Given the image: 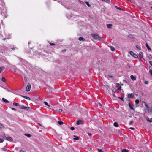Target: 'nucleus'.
Listing matches in <instances>:
<instances>
[{
  "instance_id": "obj_45",
  "label": "nucleus",
  "mask_w": 152,
  "mask_h": 152,
  "mask_svg": "<svg viewBox=\"0 0 152 152\" xmlns=\"http://www.w3.org/2000/svg\"><path fill=\"white\" fill-rule=\"evenodd\" d=\"M129 129L132 130H134V129L133 127H130Z\"/></svg>"
},
{
  "instance_id": "obj_3",
  "label": "nucleus",
  "mask_w": 152,
  "mask_h": 152,
  "mask_svg": "<svg viewBox=\"0 0 152 152\" xmlns=\"http://www.w3.org/2000/svg\"><path fill=\"white\" fill-rule=\"evenodd\" d=\"M19 107L21 109H23L27 110H28V109L29 108L28 107H24L23 105H19Z\"/></svg>"
},
{
  "instance_id": "obj_12",
  "label": "nucleus",
  "mask_w": 152,
  "mask_h": 152,
  "mask_svg": "<svg viewBox=\"0 0 152 152\" xmlns=\"http://www.w3.org/2000/svg\"><path fill=\"white\" fill-rule=\"evenodd\" d=\"M22 96L24 98L27 99H28L29 100H31V99L28 97H27L26 96Z\"/></svg>"
},
{
  "instance_id": "obj_23",
  "label": "nucleus",
  "mask_w": 152,
  "mask_h": 152,
  "mask_svg": "<svg viewBox=\"0 0 152 152\" xmlns=\"http://www.w3.org/2000/svg\"><path fill=\"white\" fill-rule=\"evenodd\" d=\"M85 3L86 4V5L89 7H90L91 6V5L89 4V2L86 1L85 2Z\"/></svg>"
},
{
  "instance_id": "obj_46",
  "label": "nucleus",
  "mask_w": 152,
  "mask_h": 152,
  "mask_svg": "<svg viewBox=\"0 0 152 152\" xmlns=\"http://www.w3.org/2000/svg\"><path fill=\"white\" fill-rule=\"evenodd\" d=\"M20 152H26L22 150H21L20 151Z\"/></svg>"
},
{
  "instance_id": "obj_58",
  "label": "nucleus",
  "mask_w": 152,
  "mask_h": 152,
  "mask_svg": "<svg viewBox=\"0 0 152 152\" xmlns=\"http://www.w3.org/2000/svg\"><path fill=\"white\" fill-rule=\"evenodd\" d=\"M110 77H112V76H110Z\"/></svg>"
},
{
  "instance_id": "obj_60",
  "label": "nucleus",
  "mask_w": 152,
  "mask_h": 152,
  "mask_svg": "<svg viewBox=\"0 0 152 152\" xmlns=\"http://www.w3.org/2000/svg\"><path fill=\"white\" fill-rule=\"evenodd\" d=\"M66 51V50H64V51Z\"/></svg>"
},
{
  "instance_id": "obj_61",
  "label": "nucleus",
  "mask_w": 152,
  "mask_h": 152,
  "mask_svg": "<svg viewBox=\"0 0 152 152\" xmlns=\"http://www.w3.org/2000/svg\"><path fill=\"white\" fill-rule=\"evenodd\" d=\"M39 124L40 125H41L40 124Z\"/></svg>"
},
{
  "instance_id": "obj_34",
  "label": "nucleus",
  "mask_w": 152,
  "mask_h": 152,
  "mask_svg": "<svg viewBox=\"0 0 152 152\" xmlns=\"http://www.w3.org/2000/svg\"><path fill=\"white\" fill-rule=\"evenodd\" d=\"M144 83L145 84H148V81H145L144 82Z\"/></svg>"
},
{
  "instance_id": "obj_54",
  "label": "nucleus",
  "mask_w": 152,
  "mask_h": 152,
  "mask_svg": "<svg viewBox=\"0 0 152 152\" xmlns=\"http://www.w3.org/2000/svg\"><path fill=\"white\" fill-rule=\"evenodd\" d=\"M121 100H122L123 101H123V98H121Z\"/></svg>"
},
{
  "instance_id": "obj_52",
  "label": "nucleus",
  "mask_w": 152,
  "mask_h": 152,
  "mask_svg": "<svg viewBox=\"0 0 152 152\" xmlns=\"http://www.w3.org/2000/svg\"><path fill=\"white\" fill-rule=\"evenodd\" d=\"M3 1L2 0H1L0 2L1 3V4H3V1Z\"/></svg>"
},
{
  "instance_id": "obj_27",
  "label": "nucleus",
  "mask_w": 152,
  "mask_h": 152,
  "mask_svg": "<svg viewBox=\"0 0 152 152\" xmlns=\"http://www.w3.org/2000/svg\"><path fill=\"white\" fill-rule=\"evenodd\" d=\"M110 48H111V50L112 51H114L115 50V49L112 46H111L110 47Z\"/></svg>"
},
{
  "instance_id": "obj_17",
  "label": "nucleus",
  "mask_w": 152,
  "mask_h": 152,
  "mask_svg": "<svg viewBox=\"0 0 152 152\" xmlns=\"http://www.w3.org/2000/svg\"><path fill=\"white\" fill-rule=\"evenodd\" d=\"M74 137H75L74 138V140H79V137L77 136H76L75 135L74 136Z\"/></svg>"
},
{
  "instance_id": "obj_43",
  "label": "nucleus",
  "mask_w": 152,
  "mask_h": 152,
  "mask_svg": "<svg viewBox=\"0 0 152 152\" xmlns=\"http://www.w3.org/2000/svg\"><path fill=\"white\" fill-rule=\"evenodd\" d=\"M133 123V121H130V124L131 125Z\"/></svg>"
},
{
  "instance_id": "obj_35",
  "label": "nucleus",
  "mask_w": 152,
  "mask_h": 152,
  "mask_svg": "<svg viewBox=\"0 0 152 152\" xmlns=\"http://www.w3.org/2000/svg\"><path fill=\"white\" fill-rule=\"evenodd\" d=\"M70 129L72 130H74L75 128L73 127H71Z\"/></svg>"
},
{
  "instance_id": "obj_1",
  "label": "nucleus",
  "mask_w": 152,
  "mask_h": 152,
  "mask_svg": "<svg viewBox=\"0 0 152 152\" xmlns=\"http://www.w3.org/2000/svg\"><path fill=\"white\" fill-rule=\"evenodd\" d=\"M92 37L95 40H101V38L99 37L98 35L92 34Z\"/></svg>"
},
{
  "instance_id": "obj_26",
  "label": "nucleus",
  "mask_w": 152,
  "mask_h": 152,
  "mask_svg": "<svg viewBox=\"0 0 152 152\" xmlns=\"http://www.w3.org/2000/svg\"><path fill=\"white\" fill-rule=\"evenodd\" d=\"M102 1H104L107 3H109L110 2L109 0H101Z\"/></svg>"
},
{
  "instance_id": "obj_38",
  "label": "nucleus",
  "mask_w": 152,
  "mask_h": 152,
  "mask_svg": "<svg viewBox=\"0 0 152 152\" xmlns=\"http://www.w3.org/2000/svg\"><path fill=\"white\" fill-rule=\"evenodd\" d=\"M149 72H150L151 75L152 76V70H149Z\"/></svg>"
},
{
  "instance_id": "obj_28",
  "label": "nucleus",
  "mask_w": 152,
  "mask_h": 152,
  "mask_svg": "<svg viewBox=\"0 0 152 152\" xmlns=\"http://www.w3.org/2000/svg\"><path fill=\"white\" fill-rule=\"evenodd\" d=\"M3 69L4 68L2 67H0V73Z\"/></svg>"
},
{
  "instance_id": "obj_32",
  "label": "nucleus",
  "mask_w": 152,
  "mask_h": 152,
  "mask_svg": "<svg viewBox=\"0 0 152 152\" xmlns=\"http://www.w3.org/2000/svg\"><path fill=\"white\" fill-rule=\"evenodd\" d=\"M50 44L51 46H54L56 45V44L54 43H50Z\"/></svg>"
},
{
  "instance_id": "obj_25",
  "label": "nucleus",
  "mask_w": 152,
  "mask_h": 152,
  "mask_svg": "<svg viewBox=\"0 0 152 152\" xmlns=\"http://www.w3.org/2000/svg\"><path fill=\"white\" fill-rule=\"evenodd\" d=\"M58 123L60 125H61L62 124H63V123L61 121H58Z\"/></svg>"
},
{
  "instance_id": "obj_5",
  "label": "nucleus",
  "mask_w": 152,
  "mask_h": 152,
  "mask_svg": "<svg viewBox=\"0 0 152 152\" xmlns=\"http://www.w3.org/2000/svg\"><path fill=\"white\" fill-rule=\"evenodd\" d=\"M31 85L30 83H28L26 88V90L27 91H29L30 90Z\"/></svg>"
},
{
  "instance_id": "obj_37",
  "label": "nucleus",
  "mask_w": 152,
  "mask_h": 152,
  "mask_svg": "<svg viewBox=\"0 0 152 152\" xmlns=\"http://www.w3.org/2000/svg\"><path fill=\"white\" fill-rule=\"evenodd\" d=\"M11 109L12 110H14V111H17V110L15 109V108H11Z\"/></svg>"
},
{
  "instance_id": "obj_31",
  "label": "nucleus",
  "mask_w": 152,
  "mask_h": 152,
  "mask_svg": "<svg viewBox=\"0 0 152 152\" xmlns=\"http://www.w3.org/2000/svg\"><path fill=\"white\" fill-rule=\"evenodd\" d=\"M139 56H141V57H142V52H140L139 53Z\"/></svg>"
},
{
  "instance_id": "obj_51",
  "label": "nucleus",
  "mask_w": 152,
  "mask_h": 152,
  "mask_svg": "<svg viewBox=\"0 0 152 152\" xmlns=\"http://www.w3.org/2000/svg\"><path fill=\"white\" fill-rule=\"evenodd\" d=\"M11 49H12V50H14L15 49V48H11Z\"/></svg>"
},
{
  "instance_id": "obj_59",
  "label": "nucleus",
  "mask_w": 152,
  "mask_h": 152,
  "mask_svg": "<svg viewBox=\"0 0 152 152\" xmlns=\"http://www.w3.org/2000/svg\"><path fill=\"white\" fill-rule=\"evenodd\" d=\"M5 38H4V39H3V40H5Z\"/></svg>"
},
{
  "instance_id": "obj_9",
  "label": "nucleus",
  "mask_w": 152,
  "mask_h": 152,
  "mask_svg": "<svg viewBox=\"0 0 152 152\" xmlns=\"http://www.w3.org/2000/svg\"><path fill=\"white\" fill-rule=\"evenodd\" d=\"M130 78L133 81L135 80L136 79V78L133 75H131Z\"/></svg>"
},
{
  "instance_id": "obj_36",
  "label": "nucleus",
  "mask_w": 152,
  "mask_h": 152,
  "mask_svg": "<svg viewBox=\"0 0 152 152\" xmlns=\"http://www.w3.org/2000/svg\"><path fill=\"white\" fill-rule=\"evenodd\" d=\"M4 141V140L2 139H0V143H1V142H3Z\"/></svg>"
},
{
  "instance_id": "obj_44",
  "label": "nucleus",
  "mask_w": 152,
  "mask_h": 152,
  "mask_svg": "<svg viewBox=\"0 0 152 152\" xmlns=\"http://www.w3.org/2000/svg\"><path fill=\"white\" fill-rule=\"evenodd\" d=\"M66 16L68 18H69L71 17V16H68V15H66Z\"/></svg>"
},
{
  "instance_id": "obj_47",
  "label": "nucleus",
  "mask_w": 152,
  "mask_h": 152,
  "mask_svg": "<svg viewBox=\"0 0 152 152\" xmlns=\"http://www.w3.org/2000/svg\"><path fill=\"white\" fill-rule=\"evenodd\" d=\"M88 135L89 136H91L92 134L90 133H88Z\"/></svg>"
},
{
  "instance_id": "obj_57",
  "label": "nucleus",
  "mask_w": 152,
  "mask_h": 152,
  "mask_svg": "<svg viewBox=\"0 0 152 152\" xmlns=\"http://www.w3.org/2000/svg\"><path fill=\"white\" fill-rule=\"evenodd\" d=\"M151 8L152 10V7H151Z\"/></svg>"
},
{
  "instance_id": "obj_42",
  "label": "nucleus",
  "mask_w": 152,
  "mask_h": 152,
  "mask_svg": "<svg viewBox=\"0 0 152 152\" xmlns=\"http://www.w3.org/2000/svg\"><path fill=\"white\" fill-rule=\"evenodd\" d=\"M121 86H119L118 88V90H121Z\"/></svg>"
},
{
  "instance_id": "obj_20",
  "label": "nucleus",
  "mask_w": 152,
  "mask_h": 152,
  "mask_svg": "<svg viewBox=\"0 0 152 152\" xmlns=\"http://www.w3.org/2000/svg\"><path fill=\"white\" fill-rule=\"evenodd\" d=\"M112 26V24H107V28H111V27Z\"/></svg>"
},
{
  "instance_id": "obj_2",
  "label": "nucleus",
  "mask_w": 152,
  "mask_h": 152,
  "mask_svg": "<svg viewBox=\"0 0 152 152\" xmlns=\"http://www.w3.org/2000/svg\"><path fill=\"white\" fill-rule=\"evenodd\" d=\"M3 137L4 138H5L7 140L10 141H12L13 140L12 138L10 137H6L4 134L3 136Z\"/></svg>"
},
{
  "instance_id": "obj_8",
  "label": "nucleus",
  "mask_w": 152,
  "mask_h": 152,
  "mask_svg": "<svg viewBox=\"0 0 152 152\" xmlns=\"http://www.w3.org/2000/svg\"><path fill=\"white\" fill-rule=\"evenodd\" d=\"M2 100L5 103H9V102L8 100L5 99L4 98H2Z\"/></svg>"
},
{
  "instance_id": "obj_33",
  "label": "nucleus",
  "mask_w": 152,
  "mask_h": 152,
  "mask_svg": "<svg viewBox=\"0 0 152 152\" xmlns=\"http://www.w3.org/2000/svg\"><path fill=\"white\" fill-rule=\"evenodd\" d=\"M115 8H116V9H118V10H121V9L120 8H119V7H117V6H115Z\"/></svg>"
},
{
  "instance_id": "obj_49",
  "label": "nucleus",
  "mask_w": 152,
  "mask_h": 152,
  "mask_svg": "<svg viewBox=\"0 0 152 152\" xmlns=\"http://www.w3.org/2000/svg\"><path fill=\"white\" fill-rule=\"evenodd\" d=\"M98 104H99V105L100 106H102V104H101L100 103H98Z\"/></svg>"
},
{
  "instance_id": "obj_22",
  "label": "nucleus",
  "mask_w": 152,
  "mask_h": 152,
  "mask_svg": "<svg viewBox=\"0 0 152 152\" xmlns=\"http://www.w3.org/2000/svg\"><path fill=\"white\" fill-rule=\"evenodd\" d=\"M1 80L3 82H5L6 81L4 77H2Z\"/></svg>"
},
{
  "instance_id": "obj_4",
  "label": "nucleus",
  "mask_w": 152,
  "mask_h": 152,
  "mask_svg": "<svg viewBox=\"0 0 152 152\" xmlns=\"http://www.w3.org/2000/svg\"><path fill=\"white\" fill-rule=\"evenodd\" d=\"M130 54L133 56L135 58H137L138 57V56L136 54L134 53V52L132 51H130L129 52Z\"/></svg>"
},
{
  "instance_id": "obj_21",
  "label": "nucleus",
  "mask_w": 152,
  "mask_h": 152,
  "mask_svg": "<svg viewBox=\"0 0 152 152\" xmlns=\"http://www.w3.org/2000/svg\"><path fill=\"white\" fill-rule=\"evenodd\" d=\"M13 104L15 106H19V104L18 103H15V102L13 103Z\"/></svg>"
},
{
  "instance_id": "obj_24",
  "label": "nucleus",
  "mask_w": 152,
  "mask_h": 152,
  "mask_svg": "<svg viewBox=\"0 0 152 152\" xmlns=\"http://www.w3.org/2000/svg\"><path fill=\"white\" fill-rule=\"evenodd\" d=\"M136 48L139 50L141 49V47L140 46L137 45L136 46Z\"/></svg>"
},
{
  "instance_id": "obj_15",
  "label": "nucleus",
  "mask_w": 152,
  "mask_h": 152,
  "mask_svg": "<svg viewBox=\"0 0 152 152\" xmlns=\"http://www.w3.org/2000/svg\"><path fill=\"white\" fill-rule=\"evenodd\" d=\"M146 46L148 50H151V48H150L149 45L147 43L146 44Z\"/></svg>"
},
{
  "instance_id": "obj_30",
  "label": "nucleus",
  "mask_w": 152,
  "mask_h": 152,
  "mask_svg": "<svg viewBox=\"0 0 152 152\" xmlns=\"http://www.w3.org/2000/svg\"><path fill=\"white\" fill-rule=\"evenodd\" d=\"M25 135L28 137H30L31 136V135L29 134H26Z\"/></svg>"
},
{
  "instance_id": "obj_62",
  "label": "nucleus",
  "mask_w": 152,
  "mask_h": 152,
  "mask_svg": "<svg viewBox=\"0 0 152 152\" xmlns=\"http://www.w3.org/2000/svg\"><path fill=\"white\" fill-rule=\"evenodd\" d=\"M121 85H123V84H121Z\"/></svg>"
},
{
  "instance_id": "obj_7",
  "label": "nucleus",
  "mask_w": 152,
  "mask_h": 152,
  "mask_svg": "<svg viewBox=\"0 0 152 152\" xmlns=\"http://www.w3.org/2000/svg\"><path fill=\"white\" fill-rule=\"evenodd\" d=\"M129 106L130 109L133 110H134L135 109L133 107L134 106V104H131L129 103Z\"/></svg>"
},
{
  "instance_id": "obj_50",
  "label": "nucleus",
  "mask_w": 152,
  "mask_h": 152,
  "mask_svg": "<svg viewBox=\"0 0 152 152\" xmlns=\"http://www.w3.org/2000/svg\"><path fill=\"white\" fill-rule=\"evenodd\" d=\"M13 70H14V72H16V71H17L16 69H13Z\"/></svg>"
},
{
  "instance_id": "obj_14",
  "label": "nucleus",
  "mask_w": 152,
  "mask_h": 152,
  "mask_svg": "<svg viewBox=\"0 0 152 152\" xmlns=\"http://www.w3.org/2000/svg\"><path fill=\"white\" fill-rule=\"evenodd\" d=\"M80 41H84L85 40V39H84L83 37H80L78 39Z\"/></svg>"
},
{
  "instance_id": "obj_10",
  "label": "nucleus",
  "mask_w": 152,
  "mask_h": 152,
  "mask_svg": "<svg viewBox=\"0 0 152 152\" xmlns=\"http://www.w3.org/2000/svg\"><path fill=\"white\" fill-rule=\"evenodd\" d=\"M76 123L78 125L81 124H82V121L81 120H78L77 121Z\"/></svg>"
},
{
  "instance_id": "obj_41",
  "label": "nucleus",
  "mask_w": 152,
  "mask_h": 152,
  "mask_svg": "<svg viewBox=\"0 0 152 152\" xmlns=\"http://www.w3.org/2000/svg\"><path fill=\"white\" fill-rule=\"evenodd\" d=\"M98 151L99 152H102V150L101 149H98Z\"/></svg>"
},
{
  "instance_id": "obj_13",
  "label": "nucleus",
  "mask_w": 152,
  "mask_h": 152,
  "mask_svg": "<svg viewBox=\"0 0 152 152\" xmlns=\"http://www.w3.org/2000/svg\"><path fill=\"white\" fill-rule=\"evenodd\" d=\"M0 128L2 129H4V127L2 125V124L0 123Z\"/></svg>"
},
{
  "instance_id": "obj_6",
  "label": "nucleus",
  "mask_w": 152,
  "mask_h": 152,
  "mask_svg": "<svg viewBox=\"0 0 152 152\" xmlns=\"http://www.w3.org/2000/svg\"><path fill=\"white\" fill-rule=\"evenodd\" d=\"M134 96V95L132 93L129 94L127 96V97L129 98H133Z\"/></svg>"
},
{
  "instance_id": "obj_19",
  "label": "nucleus",
  "mask_w": 152,
  "mask_h": 152,
  "mask_svg": "<svg viewBox=\"0 0 152 152\" xmlns=\"http://www.w3.org/2000/svg\"><path fill=\"white\" fill-rule=\"evenodd\" d=\"M139 100L138 99H136L135 101V102L136 104H138L139 103Z\"/></svg>"
},
{
  "instance_id": "obj_40",
  "label": "nucleus",
  "mask_w": 152,
  "mask_h": 152,
  "mask_svg": "<svg viewBox=\"0 0 152 152\" xmlns=\"http://www.w3.org/2000/svg\"><path fill=\"white\" fill-rule=\"evenodd\" d=\"M149 63L152 66V61H149Z\"/></svg>"
},
{
  "instance_id": "obj_53",
  "label": "nucleus",
  "mask_w": 152,
  "mask_h": 152,
  "mask_svg": "<svg viewBox=\"0 0 152 152\" xmlns=\"http://www.w3.org/2000/svg\"><path fill=\"white\" fill-rule=\"evenodd\" d=\"M24 80H25V81H26V77H24Z\"/></svg>"
},
{
  "instance_id": "obj_29",
  "label": "nucleus",
  "mask_w": 152,
  "mask_h": 152,
  "mask_svg": "<svg viewBox=\"0 0 152 152\" xmlns=\"http://www.w3.org/2000/svg\"><path fill=\"white\" fill-rule=\"evenodd\" d=\"M145 106H146V107L148 109L149 108V105H148V104H145Z\"/></svg>"
},
{
  "instance_id": "obj_55",
  "label": "nucleus",
  "mask_w": 152,
  "mask_h": 152,
  "mask_svg": "<svg viewBox=\"0 0 152 152\" xmlns=\"http://www.w3.org/2000/svg\"><path fill=\"white\" fill-rule=\"evenodd\" d=\"M119 85V83H117V86H118V85Z\"/></svg>"
},
{
  "instance_id": "obj_39",
  "label": "nucleus",
  "mask_w": 152,
  "mask_h": 152,
  "mask_svg": "<svg viewBox=\"0 0 152 152\" xmlns=\"http://www.w3.org/2000/svg\"><path fill=\"white\" fill-rule=\"evenodd\" d=\"M2 150H3V151H6L7 150V149L6 148H2Z\"/></svg>"
},
{
  "instance_id": "obj_16",
  "label": "nucleus",
  "mask_w": 152,
  "mask_h": 152,
  "mask_svg": "<svg viewBox=\"0 0 152 152\" xmlns=\"http://www.w3.org/2000/svg\"><path fill=\"white\" fill-rule=\"evenodd\" d=\"M43 102L45 104L48 106V107H50V105H49L48 103L46 102Z\"/></svg>"
},
{
  "instance_id": "obj_18",
  "label": "nucleus",
  "mask_w": 152,
  "mask_h": 152,
  "mask_svg": "<svg viewBox=\"0 0 152 152\" xmlns=\"http://www.w3.org/2000/svg\"><path fill=\"white\" fill-rule=\"evenodd\" d=\"M121 152H129V151L126 149H124L122 150Z\"/></svg>"
},
{
  "instance_id": "obj_48",
  "label": "nucleus",
  "mask_w": 152,
  "mask_h": 152,
  "mask_svg": "<svg viewBox=\"0 0 152 152\" xmlns=\"http://www.w3.org/2000/svg\"><path fill=\"white\" fill-rule=\"evenodd\" d=\"M62 111V110L61 109H59V110H58V111L59 112H61Z\"/></svg>"
},
{
  "instance_id": "obj_56",
  "label": "nucleus",
  "mask_w": 152,
  "mask_h": 152,
  "mask_svg": "<svg viewBox=\"0 0 152 152\" xmlns=\"http://www.w3.org/2000/svg\"><path fill=\"white\" fill-rule=\"evenodd\" d=\"M148 121L149 122H151V121L150 120H148Z\"/></svg>"
},
{
  "instance_id": "obj_11",
  "label": "nucleus",
  "mask_w": 152,
  "mask_h": 152,
  "mask_svg": "<svg viewBox=\"0 0 152 152\" xmlns=\"http://www.w3.org/2000/svg\"><path fill=\"white\" fill-rule=\"evenodd\" d=\"M113 125L116 127H117L119 126L117 122H114L113 124Z\"/></svg>"
}]
</instances>
